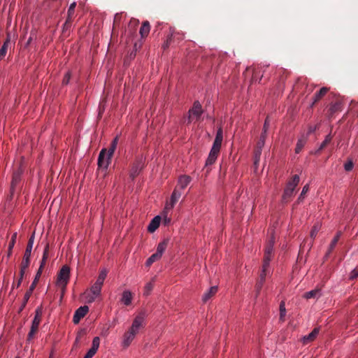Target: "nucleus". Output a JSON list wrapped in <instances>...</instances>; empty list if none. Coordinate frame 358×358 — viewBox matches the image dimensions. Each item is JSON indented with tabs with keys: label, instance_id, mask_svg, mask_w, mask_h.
Instances as JSON below:
<instances>
[{
	"label": "nucleus",
	"instance_id": "nucleus-1",
	"mask_svg": "<svg viewBox=\"0 0 358 358\" xmlns=\"http://www.w3.org/2000/svg\"><path fill=\"white\" fill-rule=\"evenodd\" d=\"M274 243H275V238L272 236L271 237L270 240L268 241V242L267 243L265 250H264L263 264H262V267L261 272L259 274V280L256 285V289H257V294L259 292L260 289H262L263 284L265 282L266 275L271 273L269 266H270V262L271 261L272 257H273Z\"/></svg>",
	"mask_w": 358,
	"mask_h": 358
},
{
	"label": "nucleus",
	"instance_id": "nucleus-2",
	"mask_svg": "<svg viewBox=\"0 0 358 358\" xmlns=\"http://www.w3.org/2000/svg\"><path fill=\"white\" fill-rule=\"evenodd\" d=\"M145 317L143 313H140L135 317L131 326L122 336V346L124 348H127L131 345L140 329L143 327Z\"/></svg>",
	"mask_w": 358,
	"mask_h": 358
},
{
	"label": "nucleus",
	"instance_id": "nucleus-3",
	"mask_svg": "<svg viewBox=\"0 0 358 358\" xmlns=\"http://www.w3.org/2000/svg\"><path fill=\"white\" fill-rule=\"evenodd\" d=\"M223 140V134L222 128H219L217 131L216 136L210 149V153L206 162V165H212L214 164L220 153L222 143Z\"/></svg>",
	"mask_w": 358,
	"mask_h": 358
},
{
	"label": "nucleus",
	"instance_id": "nucleus-4",
	"mask_svg": "<svg viewBox=\"0 0 358 358\" xmlns=\"http://www.w3.org/2000/svg\"><path fill=\"white\" fill-rule=\"evenodd\" d=\"M70 279V268L67 265L63 266L57 274L56 285L62 289V294L66 290V285Z\"/></svg>",
	"mask_w": 358,
	"mask_h": 358
},
{
	"label": "nucleus",
	"instance_id": "nucleus-5",
	"mask_svg": "<svg viewBox=\"0 0 358 358\" xmlns=\"http://www.w3.org/2000/svg\"><path fill=\"white\" fill-rule=\"evenodd\" d=\"M300 180V178L298 175H294L291 180H289L286 185L284 189L282 199L287 201L290 199L294 194V191L296 187L298 185Z\"/></svg>",
	"mask_w": 358,
	"mask_h": 358
},
{
	"label": "nucleus",
	"instance_id": "nucleus-6",
	"mask_svg": "<svg viewBox=\"0 0 358 358\" xmlns=\"http://www.w3.org/2000/svg\"><path fill=\"white\" fill-rule=\"evenodd\" d=\"M102 287L94 283L90 289L83 294V298L86 303H91L94 302L101 295Z\"/></svg>",
	"mask_w": 358,
	"mask_h": 358
},
{
	"label": "nucleus",
	"instance_id": "nucleus-7",
	"mask_svg": "<svg viewBox=\"0 0 358 358\" xmlns=\"http://www.w3.org/2000/svg\"><path fill=\"white\" fill-rule=\"evenodd\" d=\"M203 113L201 104L199 101H195L192 107L188 111L187 123L189 124L194 120L198 121Z\"/></svg>",
	"mask_w": 358,
	"mask_h": 358
},
{
	"label": "nucleus",
	"instance_id": "nucleus-8",
	"mask_svg": "<svg viewBox=\"0 0 358 358\" xmlns=\"http://www.w3.org/2000/svg\"><path fill=\"white\" fill-rule=\"evenodd\" d=\"M42 316V308L38 307L35 311V316L32 321L31 327L29 333L28 334L27 339L30 341L33 338L35 334L37 332L38 326L40 324Z\"/></svg>",
	"mask_w": 358,
	"mask_h": 358
},
{
	"label": "nucleus",
	"instance_id": "nucleus-9",
	"mask_svg": "<svg viewBox=\"0 0 358 358\" xmlns=\"http://www.w3.org/2000/svg\"><path fill=\"white\" fill-rule=\"evenodd\" d=\"M34 242V234H33L29 239L27 248L22 259V263H24V266H29L30 262L31 252Z\"/></svg>",
	"mask_w": 358,
	"mask_h": 358
},
{
	"label": "nucleus",
	"instance_id": "nucleus-10",
	"mask_svg": "<svg viewBox=\"0 0 358 358\" xmlns=\"http://www.w3.org/2000/svg\"><path fill=\"white\" fill-rule=\"evenodd\" d=\"M111 157L106 155V150L102 149L98 157V166L99 168L107 169L108 167Z\"/></svg>",
	"mask_w": 358,
	"mask_h": 358
},
{
	"label": "nucleus",
	"instance_id": "nucleus-11",
	"mask_svg": "<svg viewBox=\"0 0 358 358\" xmlns=\"http://www.w3.org/2000/svg\"><path fill=\"white\" fill-rule=\"evenodd\" d=\"M89 311V308L87 306H80L78 308L73 315V322L74 324H78L82 318H83Z\"/></svg>",
	"mask_w": 358,
	"mask_h": 358
},
{
	"label": "nucleus",
	"instance_id": "nucleus-12",
	"mask_svg": "<svg viewBox=\"0 0 358 358\" xmlns=\"http://www.w3.org/2000/svg\"><path fill=\"white\" fill-rule=\"evenodd\" d=\"M100 345V339L98 336L94 337L92 341L91 348L87 351L84 358H92L97 352Z\"/></svg>",
	"mask_w": 358,
	"mask_h": 358
},
{
	"label": "nucleus",
	"instance_id": "nucleus-13",
	"mask_svg": "<svg viewBox=\"0 0 358 358\" xmlns=\"http://www.w3.org/2000/svg\"><path fill=\"white\" fill-rule=\"evenodd\" d=\"M319 332L320 329L316 327L309 334L303 336L301 339V341L303 343V345H307L313 342L318 336Z\"/></svg>",
	"mask_w": 358,
	"mask_h": 358
},
{
	"label": "nucleus",
	"instance_id": "nucleus-14",
	"mask_svg": "<svg viewBox=\"0 0 358 358\" xmlns=\"http://www.w3.org/2000/svg\"><path fill=\"white\" fill-rule=\"evenodd\" d=\"M133 299V294L129 289H125L123 291L121 298L120 302L126 306H130L131 304Z\"/></svg>",
	"mask_w": 358,
	"mask_h": 358
},
{
	"label": "nucleus",
	"instance_id": "nucleus-15",
	"mask_svg": "<svg viewBox=\"0 0 358 358\" xmlns=\"http://www.w3.org/2000/svg\"><path fill=\"white\" fill-rule=\"evenodd\" d=\"M161 217L159 215L155 216L150 222L148 227V231L150 233L155 232L159 227Z\"/></svg>",
	"mask_w": 358,
	"mask_h": 358
},
{
	"label": "nucleus",
	"instance_id": "nucleus-16",
	"mask_svg": "<svg viewBox=\"0 0 358 358\" xmlns=\"http://www.w3.org/2000/svg\"><path fill=\"white\" fill-rule=\"evenodd\" d=\"M142 168V163L141 162H136L130 170V177L133 179L136 178L140 173Z\"/></svg>",
	"mask_w": 358,
	"mask_h": 358
},
{
	"label": "nucleus",
	"instance_id": "nucleus-17",
	"mask_svg": "<svg viewBox=\"0 0 358 358\" xmlns=\"http://www.w3.org/2000/svg\"><path fill=\"white\" fill-rule=\"evenodd\" d=\"M39 278H40V277H36V275L35 276V278H34L33 282L31 283L29 290L25 293V294L24 296L23 307L26 305L27 302L29 299V298L31 295V293H32L33 290L35 289L36 285L38 282Z\"/></svg>",
	"mask_w": 358,
	"mask_h": 358
},
{
	"label": "nucleus",
	"instance_id": "nucleus-18",
	"mask_svg": "<svg viewBox=\"0 0 358 358\" xmlns=\"http://www.w3.org/2000/svg\"><path fill=\"white\" fill-rule=\"evenodd\" d=\"M192 179L189 176L183 175L180 176L178 178V187L182 189H184L191 182Z\"/></svg>",
	"mask_w": 358,
	"mask_h": 358
},
{
	"label": "nucleus",
	"instance_id": "nucleus-19",
	"mask_svg": "<svg viewBox=\"0 0 358 358\" xmlns=\"http://www.w3.org/2000/svg\"><path fill=\"white\" fill-rule=\"evenodd\" d=\"M21 174H22L21 171H17L13 173V178H12V181H11V185H10L11 194L13 193L15 187L17 185V184L20 182Z\"/></svg>",
	"mask_w": 358,
	"mask_h": 358
},
{
	"label": "nucleus",
	"instance_id": "nucleus-20",
	"mask_svg": "<svg viewBox=\"0 0 358 358\" xmlns=\"http://www.w3.org/2000/svg\"><path fill=\"white\" fill-rule=\"evenodd\" d=\"M217 292V287L213 286L210 287L203 295L202 300L204 303L207 302Z\"/></svg>",
	"mask_w": 358,
	"mask_h": 358
},
{
	"label": "nucleus",
	"instance_id": "nucleus-21",
	"mask_svg": "<svg viewBox=\"0 0 358 358\" xmlns=\"http://www.w3.org/2000/svg\"><path fill=\"white\" fill-rule=\"evenodd\" d=\"M150 31V25L149 22L145 21L143 22L142 26L141 27L139 33L141 34V38H145L148 36Z\"/></svg>",
	"mask_w": 358,
	"mask_h": 358
},
{
	"label": "nucleus",
	"instance_id": "nucleus-22",
	"mask_svg": "<svg viewBox=\"0 0 358 358\" xmlns=\"http://www.w3.org/2000/svg\"><path fill=\"white\" fill-rule=\"evenodd\" d=\"M10 41V35L8 34L6 41H4L2 47L0 49V60L3 59L6 57Z\"/></svg>",
	"mask_w": 358,
	"mask_h": 358
},
{
	"label": "nucleus",
	"instance_id": "nucleus-23",
	"mask_svg": "<svg viewBox=\"0 0 358 358\" xmlns=\"http://www.w3.org/2000/svg\"><path fill=\"white\" fill-rule=\"evenodd\" d=\"M181 194V192L177 188H176L173 190L171 196V201L169 203L171 208H172L174 206V205L177 203L178 199L180 198Z\"/></svg>",
	"mask_w": 358,
	"mask_h": 358
},
{
	"label": "nucleus",
	"instance_id": "nucleus-24",
	"mask_svg": "<svg viewBox=\"0 0 358 358\" xmlns=\"http://www.w3.org/2000/svg\"><path fill=\"white\" fill-rule=\"evenodd\" d=\"M329 89L327 87H322L320 91L315 94L313 105L324 96L329 92Z\"/></svg>",
	"mask_w": 358,
	"mask_h": 358
},
{
	"label": "nucleus",
	"instance_id": "nucleus-25",
	"mask_svg": "<svg viewBox=\"0 0 358 358\" xmlns=\"http://www.w3.org/2000/svg\"><path fill=\"white\" fill-rule=\"evenodd\" d=\"M107 273H108V271L106 269H105V268L102 269L100 271L99 276L94 283L96 284L97 285H100L102 287L103 285L104 280L107 276Z\"/></svg>",
	"mask_w": 358,
	"mask_h": 358
},
{
	"label": "nucleus",
	"instance_id": "nucleus-26",
	"mask_svg": "<svg viewBox=\"0 0 358 358\" xmlns=\"http://www.w3.org/2000/svg\"><path fill=\"white\" fill-rule=\"evenodd\" d=\"M320 290L318 289H313L304 294L303 297L306 299L319 298L320 296Z\"/></svg>",
	"mask_w": 358,
	"mask_h": 358
},
{
	"label": "nucleus",
	"instance_id": "nucleus-27",
	"mask_svg": "<svg viewBox=\"0 0 358 358\" xmlns=\"http://www.w3.org/2000/svg\"><path fill=\"white\" fill-rule=\"evenodd\" d=\"M307 136H302L298 140L295 148V152L296 154L299 153L302 150L307 142Z\"/></svg>",
	"mask_w": 358,
	"mask_h": 358
},
{
	"label": "nucleus",
	"instance_id": "nucleus-28",
	"mask_svg": "<svg viewBox=\"0 0 358 358\" xmlns=\"http://www.w3.org/2000/svg\"><path fill=\"white\" fill-rule=\"evenodd\" d=\"M341 232L338 231L329 246L327 255H329L332 252V250L334 249L338 240L341 238Z\"/></svg>",
	"mask_w": 358,
	"mask_h": 358
},
{
	"label": "nucleus",
	"instance_id": "nucleus-29",
	"mask_svg": "<svg viewBox=\"0 0 358 358\" xmlns=\"http://www.w3.org/2000/svg\"><path fill=\"white\" fill-rule=\"evenodd\" d=\"M76 6V2H73L71 3L69 9H68V14H67V18L66 20V23H69L72 21L74 12H75V8Z\"/></svg>",
	"mask_w": 358,
	"mask_h": 358
},
{
	"label": "nucleus",
	"instance_id": "nucleus-30",
	"mask_svg": "<svg viewBox=\"0 0 358 358\" xmlns=\"http://www.w3.org/2000/svg\"><path fill=\"white\" fill-rule=\"evenodd\" d=\"M118 143V136H116L110 143V148L106 152V155L110 157H112L113 155L115 150H116L117 145Z\"/></svg>",
	"mask_w": 358,
	"mask_h": 358
},
{
	"label": "nucleus",
	"instance_id": "nucleus-31",
	"mask_svg": "<svg viewBox=\"0 0 358 358\" xmlns=\"http://www.w3.org/2000/svg\"><path fill=\"white\" fill-rule=\"evenodd\" d=\"M118 143V136H116L110 143V148L106 152V155L110 157H112L113 155L115 150H116L117 145Z\"/></svg>",
	"mask_w": 358,
	"mask_h": 358
},
{
	"label": "nucleus",
	"instance_id": "nucleus-32",
	"mask_svg": "<svg viewBox=\"0 0 358 358\" xmlns=\"http://www.w3.org/2000/svg\"><path fill=\"white\" fill-rule=\"evenodd\" d=\"M168 240H164L157 245L156 253L158 254L161 257L168 245Z\"/></svg>",
	"mask_w": 358,
	"mask_h": 358
},
{
	"label": "nucleus",
	"instance_id": "nucleus-33",
	"mask_svg": "<svg viewBox=\"0 0 358 358\" xmlns=\"http://www.w3.org/2000/svg\"><path fill=\"white\" fill-rule=\"evenodd\" d=\"M320 228H321V224L320 223L317 222L314 224V226L313 227V228L310 231V236L311 238H313V239L315 238Z\"/></svg>",
	"mask_w": 358,
	"mask_h": 358
},
{
	"label": "nucleus",
	"instance_id": "nucleus-34",
	"mask_svg": "<svg viewBox=\"0 0 358 358\" xmlns=\"http://www.w3.org/2000/svg\"><path fill=\"white\" fill-rule=\"evenodd\" d=\"M262 150L260 148H256L255 150V155H254V165L257 167L259 160H260V156L262 154Z\"/></svg>",
	"mask_w": 358,
	"mask_h": 358
},
{
	"label": "nucleus",
	"instance_id": "nucleus-35",
	"mask_svg": "<svg viewBox=\"0 0 358 358\" xmlns=\"http://www.w3.org/2000/svg\"><path fill=\"white\" fill-rule=\"evenodd\" d=\"M161 258V257L157 254L156 252L152 255L146 261V266H150L151 264H152L155 262L159 260Z\"/></svg>",
	"mask_w": 358,
	"mask_h": 358
},
{
	"label": "nucleus",
	"instance_id": "nucleus-36",
	"mask_svg": "<svg viewBox=\"0 0 358 358\" xmlns=\"http://www.w3.org/2000/svg\"><path fill=\"white\" fill-rule=\"evenodd\" d=\"M266 136H267V134L262 133L259 140L258 141V142L257 143L256 148L262 149V148L264 147V145L265 144V141H266Z\"/></svg>",
	"mask_w": 358,
	"mask_h": 358
},
{
	"label": "nucleus",
	"instance_id": "nucleus-37",
	"mask_svg": "<svg viewBox=\"0 0 358 358\" xmlns=\"http://www.w3.org/2000/svg\"><path fill=\"white\" fill-rule=\"evenodd\" d=\"M341 109V105L340 103L336 102L334 104H331L329 108V111L331 115H333L334 113L340 110Z\"/></svg>",
	"mask_w": 358,
	"mask_h": 358
},
{
	"label": "nucleus",
	"instance_id": "nucleus-38",
	"mask_svg": "<svg viewBox=\"0 0 358 358\" xmlns=\"http://www.w3.org/2000/svg\"><path fill=\"white\" fill-rule=\"evenodd\" d=\"M332 140V137L330 134L327 135L324 141L321 143L318 150L320 151L322 150L323 148H324Z\"/></svg>",
	"mask_w": 358,
	"mask_h": 358
},
{
	"label": "nucleus",
	"instance_id": "nucleus-39",
	"mask_svg": "<svg viewBox=\"0 0 358 358\" xmlns=\"http://www.w3.org/2000/svg\"><path fill=\"white\" fill-rule=\"evenodd\" d=\"M138 24H139V21L138 20L131 19L129 23L128 28H129V29H131V31H135Z\"/></svg>",
	"mask_w": 358,
	"mask_h": 358
},
{
	"label": "nucleus",
	"instance_id": "nucleus-40",
	"mask_svg": "<svg viewBox=\"0 0 358 358\" xmlns=\"http://www.w3.org/2000/svg\"><path fill=\"white\" fill-rule=\"evenodd\" d=\"M154 285L152 282H148L144 287V294L149 295L152 290Z\"/></svg>",
	"mask_w": 358,
	"mask_h": 358
},
{
	"label": "nucleus",
	"instance_id": "nucleus-41",
	"mask_svg": "<svg viewBox=\"0 0 358 358\" xmlns=\"http://www.w3.org/2000/svg\"><path fill=\"white\" fill-rule=\"evenodd\" d=\"M286 314V309L284 302H281L280 304V319L283 320L284 317Z\"/></svg>",
	"mask_w": 358,
	"mask_h": 358
},
{
	"label": "nucleus",
	"instance_id": "nucleus-42",
	"mask_svg": "<svg viewBox=\"0 0 358 358\" xmlns=\"http://www.w3.org/2000/svg\"><path fill=\"white\" fill-rule=\"evenodd\" d=\"M16 238H17V232H15L12 236H11V239H10V241L9 243V245H8V250L10 251H12L14 245H15V243L16 242Z\"/></svg>",
	"mask_w": 358,
	"mask_h": 358
},
{
	"label": "nucleus",
	"instance_id": "nucleus-43",
	"mask_svg": "<svg viewBox=\"0 0 358 358\" xmlns=\"http://www.w3.org/2000/svg\"><path fill=\"white\" fill-rule=\"evenodd\" d=\"M172 37L173 38H177V39H183L184 34L182 33L173 31L171 34V37H170L169 40H171Z\"/></svg>",
	"mask_w": 358,
	"mask_h": 358
},
{
	"label": "nucleus",
	"instance_id": "nucleus-44",
	"mask_svg": "<svg viewBox=\"0 0 358 358\" xmlns=\"http://www.w3.org/2000/svg\"><path fill=\"white\" fill-rule=\"evenodd\" d=\"M309 190V185H306L303 189H302V191H301V193L299 197V200H303V198H304V195L308 192Z\"/></svg>",
	"mask_w": 358,
	"mask_h": 358
},
{
	"label": "nucleus",
	"instance_id": "nucleus-45",
	"mask_svg": "<svg viewBox=\"0 0 358 358\" xmlns=\"http://www.w3.org/2000/svg\"><path fill=\"white\" fill-rule=\"evenodd\" d=\"M46 261L47 260H45V259H42V260L41 262L40 267H39V268H38V271L36 273V277H41L43 268L44 266L45 265Z\"/></svg>",
	"mask_w": 358,
	"mask_h": 358
},
{
	"label": "nucleus",
	"instance_id": "nucleus-46",
	"mask_svg": "<svg viewBox=\"0 0 358 358\" xmlns=\"http://www.w3.org/2000/svg\"><path fill=\"white\" fill-rule=\"evenodd\" d=\"M71 78V73L69 71L66 72L63 78L62 84L67 85Z\"/></svg>",
	"mask_w": 358,
	"mask_h": 358
},
{
	"label": "nucleus",
	"instance_id": "nucleus-47",
	"mask_svg": "<svg viewBox=\"0 0 358 358\" xmlns=\"http://www.w3.org/2000/svg\"><path fill=\"white\" fill-rule=\"evenodd\" d=\"M48 255H49V244L48 243V244H46V245L45 247L42 259L47 260L48 258Z\"/></svg>",
	"mask_w": 358,
	"mask_h": 358
},
{
	"label": "nucleus",
	"instance_id": "nucleus-48",
	"mask_svg": "<svg viewBox=\"0 0 358 358\" xmlns=\"http://www.w3.org/2000/svg\"><path fill=\"white\" fill-rule=\"evenodd\" d=\"M268 128H269V120H268V118L267 117L265 121H264V127H263V131H262V133H266L267 134V131L268 130Z\"/></svg>",
	"mask_w": 358,
	"mask_h": 358
},
{
	"label": "nucleus",
	"instance_id": "nucleus-49",
	"mask_svg": "<svg viewBox=\"0 0 358 358\" xmlns=\"http://www.w3.org/2000/svg\"><path fill=\"white\" fill-rule=\"evenodd\" d=\"M344 168H345V170L347 171H351L353 168L352 162L351 161L346 162L344 165Z\"/></svg>",
	"mask_w": 358,
	"mask_h": 358
},
{
	"label": "nucleus",
	"instance_id": "nucleus-50",
	"mask_svg": "<svg viewBox=\"0 0 358 358\" xmlns=\"http://www.w3.org/2000/svg\"><path fill=\"white\" fill-rule=\"evenodd\" d=\"M28 268V266H24V263H21V266H20V278L21 279L23 278V276H24V274L25 273V270Z\"/></svg>",
	"mask_w": 358,
	"mask_h": 358
},
{
	"label": "nucleus",
	"instance_id": "nucleus-51",
	"mask_svg": "<svg viewBox=\"0 0 358 358\" xmlns=\"http://www.w3.org/2000/svg\"><path fill=\"white\" fill-rule=\"evenodd\" d=\"M358 278V268L353 269L350 273V278L355 279Z\"/></svg>",
	"mask_w": 358,
	"mask_h": 358
},
{
	"label": "nucleus",
	"instance_id": "nucleus-52",
	"mask_svg": "<svg viewBox=\"0 0 358 358\" xmlns=\"http://www.w3.org/2000/svg\"><path fill=\"white\" fill-rule=\"evenodd\" d=\"M317 129V125H315V126H310L308 127V133H307V135L306 136L308 137V136L309 134H310L311 133H313Z\"/></svg>",
	"mask_w": 358,
	"mask_h": 358
},
{
	"label": "nucleus",
	"instance_id": "nucleus-53",
	"mask_svg": "<svg viewBox=\"0 0 358 358\" xmlns=\"http://www.w3.org/2000/svg\"><path fill=\"white\" fill-rule=\"evenodd\" d=\"M120 18H121V15L120 14L117 13L115 15L114 22H113L114 25L120 22Z\"/></svg>",
	"mask_w": 358,
	"mask_h": 358
},
{
	"label": "nucleus",
	"instance_id": "nucleus-54",
	"mask_svg": "<svg viewBox=\"0 0 358 358\" xmlns=\"http://www.w3.org/2000/svg\"><path fill=\"white\" fill-rule=\"evenodd\" d=\"M257 80V78H256L255 73L254 72L253 75H252V80L254 81V80Z\"/></svg>",
	"mask_w": 358,
	"mask_h": 358
},
{
	"label": "nucleus",
	"instance_id": "nucleus-55",
	"mask_svg": "<svg viewBox=\"0 0 358 358\" xmlns=\"http://www.w3.org/2000/svg\"><path fill=\"white\" fill-rule=\"evenodd\" d=\"M22 280V279H21V278H20V279H19V280H18V282H17V287H18L20 285Z\"/></svg>",
	"mask_w": 358,
	"mask_h": 358
},
{
	"label": "nucleus",
	"instance_id": "nucleus-56",
	"mask_svg": "<svg viewBox=\"0 0 358 358\" xmlns=\"http://www.w3.org/2000/svg\"><path fill=\"white\" fill-rule=\"evenodd\" d=\"M164 221H165V223H168V222H170V220H169V219H166V218H165V219H164Z\"/></svg>",
	"mask_w": 358,
	"mask_h": 358
},
{
	"label": "nucleus",
	"instance_id": "nucleus-57",
	"mask_svg": "<svg viewBox=\"0 0 358 358\" xmlns=\"http://www.w3.org/2000/svg\"><path fill=\"white\" fill-rule=\"evenodd\" d=\"M11 253H12V251H10V250H8V256H10V255H11Z\"/></svg>",
	"mask_w": 358,
	"mask_h": 358
},
{
	"label": "nucleus",
	"instance_id": "nucleus-58",
	"mask_svg": "<svg viewBox=\"0 0 358 358\" xmlns=\"http://www.w3.org/2000/svg\"><path fill=\"white\" fill-rule=\"evenodd\" d=\"M167 46H168V42L166 43V45H164V48H166V47H167Z\"/></svg>",
	"mask_w": 358,
	"mask_h": 358
},
{
	"label": "nucleus",
	"instance_id": "nucleus-59",
	"mask_svg": "<svg viewBox=\"0 0 358 358\" xmlns=\"http://www.w3.org/2000/svg\"><path fill=\"white\" fill-rule=\"evenodd\" d=\"M281 72H283V70H282V69H280V70H279V73H280Z\"/></svg>",
	"mask_w": 358,
	"mask_h": 358
},
{
	"label": "nucleus",
	"instance_id": "nucleus-60",
	"mask_svg": "<svg viewBox=\"0 0 358 358\" xmlns=\"http://www.w3.org/2000/svg\"><path fill=\"white\" fill-rule=\"evenodd\" d=\"M50 358H52V357L50 356Z\"/></svg>",
	"mask_w": 358,
	"mask_h": 358
},
{
	"label": "nucleus",
	"instance_id": "nucleus-61",
	"mask_svg": "<svg viewBox=\"0 0 358 358\" xmlns=\"http://www.w3.org/2000/svg\"><path fill=\"white\" fill-rule=\"evenodd\" d=\"M16 358H19V357H16Z\"/></svg>",
	"mask_w": 358,
	"mask_h": 358
}]
</instances>
